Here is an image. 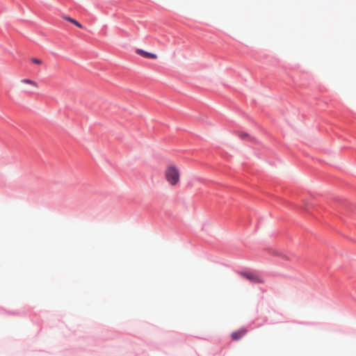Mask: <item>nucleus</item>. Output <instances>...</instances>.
Returning <instances> with one entry per match:
<instances>
[{
  "label": "nucleus",
  "mask_w": 356,
  "mask_h": 356,
  "mask_svg": "<svg viewBox=\"0 0 356 356\" xmlns=\"http://www.w3.org/2000/svg\"><path fill=\"white\" fill-rule=\"evenodd\" d=\"M31 61L33 64L37 65H43V61L41 59L38 58H31Z\"/></svg>",
  "instance_id": "obj_7"
},
{
  "label": "nucleus",
  "mask_w": 356,
  "mask_h": 356,
  "mask_svg": "<svg viewBox=\"0 0 356 356\" xmlns=\"http://www.w3.org/2000/svg\"><path fill=\"white\" fill-rule=\"evenodd\" d=\"M63 19H65L66 21L74 24L75 26H76L77 27L79 28H82V25L81 24H80L78 21H76V19L70 17H68V16H64L63 17Z\"/></svg>",
  "instance_id": "obj_6"
},
{
  "label": "nucleus",
  "mask_w": 356,
  "mask_h": 356,
  "mask_svg": "<svg viewBox=\"0 0 356 356\" xmlns=\"http://www.w3.org/2000/svg\"><path fill=\"white\" fill-rule=\"evenodd\" d=\"M247 333V330L245 328H241L236 331H234L232 334V339L234 341L239 340L243 336H245Z\"/></svg>",
  "instance_id": "obj_4"
},
{
  "label": "nucleus",
  "mask_w": 356,
  "mask_h": 356,
  "mask_svg": "<svg viewBox=\"0 0 356 356\" xmlns=\"http://www.w3.org/2000/svg\"><path fill=\"white\" fill-rule=\"evenodd\" d=\"M164 177L165 181L170 186H176L180 182V170L177 165L170 164L166 166L164 170Z\"/></svg>",
  "instance_id": "obj_1"
},
{
  "label": "nucleus",
  "mask_w": 356,
  "mask_h": 356,
  "mask_svg": "<svg viewBox=\"0 0 356 356\" xmlns=\"http://www.w3.org/2000/svg\"><path fill=\"white\" fill-rule=\"evenodd\" d=\"M245 136H248V135L247 134H241V138H245Z\"/></svg>",
  "instance_id": "obj_8"
},
{
  "label": "nucleus",
  "mask_w": 356,
  "mask_h": 356,
  "mask_svg": "<svg viewBox=\"0 0 356 356\" xmlns=\"http://www.w3.org/2000/svg\"><path fill=\"white\" fill-rule=\"evenodd\" d=\"M241 276L246 280H249L252 283H262L264 280L257 274L251 273H241Z\"/></svg>",
  "instance_id": "obj_3"
},
{
  "label": "nucleus",
  "mask_w": 356,
  "mask_h": 356,
  "mask_svg": "<svg viewBox=\"0 0 356 356\" xmlns=\"http://www.w3.org/2000/svg\"><path fill=\"white\" fill-rule=\"evenodd\" d=\"M22 84L27 86L23 88V92L29 95H32L35 93V90L39 88L38 83L30 79H23L20 81Z\"/></svg>",
  "instance_id": "obj_2"
},
{
  "label": "nucleus",
  "mask_w": 356,
  "mask_h": 356,
  "mask_svg": "<svg viewBox=\"0 0 356 356\" xmlns=\"http://www.w3.org/2000/svg\"><path fill=\"white\" fill-rule=\"evenodd\" d=\"M136 53L143 57H145V58H154V59L157 58L156 54H152V53H149V52L145 51L140 49H137L136 50Z\"/></svg>",
  "instance_id": "obj_5"
}]
</instances>
